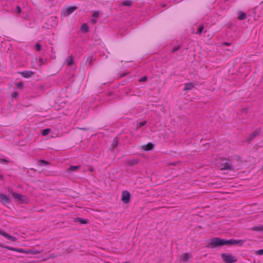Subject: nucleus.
<instances>
[{
	"mask_svg": "<svg viewBox=\"0 0 263 263\" xmlns=\"http://www.w3.org/2000/svg\"><path fill=\"white\" fill-rule=\"evenodd\" d=\"M191 257V256L188 253L183 254L180 257L181 260L183 261H187Z\"/></svg>",
	"mask_w": 263,
	"mask_h": 263,
	"instance_id": "obj_14",
	"label": "nucleus"
},
{
	"mask_svg": "<svg viewBox=\"0 0 263 263\" xmlns=\"http://www.w3.org/2000/svg\"><path fill=\"white\" fill-rule=\"evenodd\" d=\"M118 139L117 138H115L113 140V141H112V144H111V147H112V149H114L115 148H116L118 145Z\"/></svg>",
	"mask_w": 263,
	"mask_h": 263,
	"instance_id": "obj_22",
	"label": "nucleus"
},
{
	"mask_svg": "<svg viewBox=\"0 0 263 263\" xmlns=\"http://www.w3.org/2000/svg\"><path fill=\"white\" fill-rule=\"evenodd\" d=\"M147 79V78L146 77H143L142 78H141L140 80H139V81L140 82H144Z\"/></svg>",
	"mask_w": 263,
	"mask_h": 263,
	"instance_id": "obj_35",
	"label": "nucleus"
},
{
	"mask_svg": "<svg viewBox=\"0 0 263 263\" xmlns=\"http://www.w3.org/2000/svg\"><path fill=\"white\" fill-rule=\"evenodd\" d=\"M79 168V166H71L68 170L69 172L75 171Z\"/></svg>",
	"mask_w": 263,
	"mask_h": 263,
	"instance_id": "obj_25",
	"label": "nucleus"
},
{
	"mask_svg": "<svg viewBox=\"0 0 263 263\" xmlns=\"http://www.w3.org/2000/svg\"><path fill=\"white\" fill-rule=\"evenodd\" d=\"M132 1H126L123 3V5L130 6L132 5Z\"/></svg>",
	"mask_w": 263,
	"mask_h": 263,
	"instance_id": "obj_28",
	"label": "nucleus"
},
{
	"mask_svg": "<svg viewBox=\"0 0 263 263\" xmlns=\"http://www.w3.org/2000/svg\"><path fill=\"white\" fill-rule=\"evenodd\" d=\"M178 162H174L172 163H167V164H165V168L169 167L171 166H175L177 164H178Z\"/></svg>",
	"mask_w": 263,
	"mask_h": 263,
	"instance_id": "obj_27",
	"label": "nucleus"
},
{
	"mask_svg": "<svg viewBox=\"0 0 263 263\" xmlns=\"http://www.w3.org/2000/svg\"><path fill=\"white\" fill-rule=\"evenodd\" d=\"M245 242V240L230 239L229 240L226 239V246H233L238 245L240 246H242Z\"/></svg>",
	"mask_w": 263,
	"mask_h": 263,
	"instance_id": "obj_3",
	"label": "nucleus"
},
{
	"mask_svg": "<svg viewBox=\"0 0 263 263\" xmlns=\"http://www.w3.org/2000/svg\"><path fill=\"white\" fill-rule=\"evenodd\" d=\"M41 162H43V163H45V164H47V162H46V161H44V160H41Z\"/></svg>",
	"mask_w": 263,
	"mask_h": 263,
	"instance_id": "obj_40",
	"label": "nucleus"
},
{
	"mask_svg": "<svg viewBox=\"0 0 263 263\" xmlns=\"http://www.w3.org/2000/svg\"><path fill=\"white\" fill-rule=\"evenodd\" d=\"M10 198L5 194L0 193V202L2 204L6 205L10 203Z\"/></svg>",
	"mask_w": 263,
	"mask_h": 263,
	"instance_id": "obj_7",
	"label": "nucleus"
},
{
	"mask_svg": "<svg viewBox=\"0 0 263 263\" xmlns=\"http://www.w3.org/2000/svg\"><path fill=\"white\" fill-rule=\"evenodd\" d=\"M247 18V15L242 11H239L238 19L239 20H245Z\"/></svg>",
	"mask_w": 263,
	"mask_h": 263,
	"instance_id": "obj_17",
	"label": "nucleus"
},
{
	"mask_svg": "<svg viewBox=\"0 0 263 263\" xmlns=\"http://www.w3.org/2000/svg\"><path fill=\"white\" fill-rule=\"evenodd\" d=\"M42 252V251L35 250H29L27 251H25V253L26 254H31L33 255L40 254Z\"/></svg>",
	"mask_w": 263,
	"mask_h": 263,
	"instance_id": "obj_16",
	"label": "nucleus"
},
{
	"mask_svg": "<svg viewBox=\"0 0 263 263\" xmlns=\"http://www.w3.org/2000/svg\"><path fill=\"white\" fill-rule=\"evenodd\" d=\"M256 253L258 255H261L263 254V249H260V250H257L256 252Z\"/></svg>",
	"mask_w": 263,
	"mask_h": 263,
	"instance_id": "obj_32",
	"label": "nucleus"
},
{
	"mask_svg": "<svg viewBox=\"0 0 263 263\" xmlns=\"http://www.w3.org/2000/svg\"><path fill=\"white\" fill-rule=\"evenodd\" d=\"M0 234L11 242H14L17 240L16 238H15V237L9 235L7 233L1 230H0Z\"/></svg>",
	"mask_w": 263,
	"mask_h": 263,
	"instance_id": "obj_8",
	"label": "nucleus"
},
{
	"mask_svg": "<svg viewBox=\"0 0 263 263\" xmlns=\"http://www.w3.org/2000/svg\"><path fill=\"white\" fill-rule=\"evenodd\" d=\"M75 222H78L81 224H86L88 222V220L87 219H82L80 217H78L74 219Z\"/></svg>",
	"mask_w": 263,
	"mask_h": 263,
	"instance_id": "obj_15",
	"label": "nucleus"
},
{
	"mask_svg": "<svg viewBox=\"0 0 263 263\" xmlns=\"http://www.w3.org/2000/svg\"><path fill=\"white\" fill-rule=\"evenodd\" d=\"M204 26L202 25H200L197 28V31L196 33V34H201V33L203 31Z\"/></svg>",
	"mask_w": 263,
	"mask_h": 263,
	"instance_id": "obj_20",
	"label": "nucleus"
},
{
	"mask_svg": "<svg viewBox=\"0 0 263 263\" xmlns=\"http://www.w3.org/2000/svg\"><path fill=\"white\" fill-rule=\"evenodd\" d=\"M259 134V132L258 130H255L253 132L248 138V140L249 142L251 141L254 138H255Z\"/></svg>",
	"mask_w": 263,
	"mask_h": 263,
	"instance_id": "obj_13",
	"label": "nucleus"
},
{
	"mask_svg": "<svg viewBox=\"0 0 263 263\" xmlns=\"http://www.w3.org/2000/svg\"><path fill=\"white\" fill-rule=\"evenodd\" d=\"M138 162V160L134 159H131V160H128L127 161V164L129 165H134L137 164Z\"/></svg>",
	"mask_w": 263,
	"mask_h": 263,
	"instance_id": "obj_21",
	"label": "nucleus"
},
{
	"mask_svg": "<svg viewBox=\"0 0 263 263\" xmlns=\"http://www.w3.org/2000/svg\"><path fill=\"white\" fill-rule=\"evenodd\" d=\"M252 230L255 231H263V226L254 227Z\"/></svg>",
	"mask_w": 263,
	"mask_h": 263,
	"instance_id": "obj_23",
	"label": "nucleus"
},
{
	"mask_svg": "<svg viewBox=\"0 0 263 263\" xmlns=\"http://www.w3.org/2000/svg\"><path fill=\"white\" fill-rule=\"evenodd\" d=\"M154 147L153 144L149 142L146 145H143L141 146V148L145 151H150L152 150Z\"/></svg>",
	"mask_w": 263,
	"mask_h": 263,
	"instance_id": "obj_11",
	"label": "nucleus"
},
{
	"mask_svg": "<svg viewBox=\"0 0 263 263\" xmlns=\"http://www.w3.org/2000/svg\"><path fill=\"white\" fill-rule=\"evenodd\" d=\"M220 168L222 170H229V171H233L234 170V166L232 163L229 162H226L224 163H222L220 164Z\"/></svg>",
	"mask_w": 263,
	"mask_h": 263,
	"instance_id": "obj_5",
	"label": "nucleus"
},
{
	"mask_svg": "<svg viewBox=\"0 0 263 263\" xmlns=\"http://www.w3.org/2000/svg\"><path fill=\"white\" fill-rule=\"evenodd\" d=\"M35 49L36 51H40L41 50V45L39 43L35 45Z\"/></svg>",
	"mask_w": 263,
	"mask_h": 263,
	"instance_id": "obj_33",
	"label": "nucleus"
},
{
	"mask_svg": "<svg viewBox=\"0 0 263 263\" xmlns=\"http://www.w3.org/2000/svg\"><path fill=\"white\" fill-rule=\"evenodd\" d=\"M12 197L16 200L20 201L22 203H24L27 201V198L26 196H24L22 195L13 192L12 191L10 192Z\"/></svg>",
	"mask_w": 263,
	"mask_h": 263,
	"instance_id": "obj_4",
	"label": "nucleus"
},
{
	"mask_svg": "<svg viewBox=\"0 0 263 263\" xmlns=\"http://www.w3.org/2000/svg\"><path fill=\"white\" fill-rule=\"evenodd\" d=\"M226 246V239L220 237H213L210 242L206 246L209 248H221Z\"/></svg>",
	"mask_w": 263,
	"mask_h": 263,
	"instance_id": "obj_1",
	"label": "nucleus"
},
{
	"mask_svg": "<svg viewBox=\"0 0 263 263\" xmlns=\"http://www.w3.org/2000/svg\"><path fill=\"white\" fill-rule=\"evenodd\" d=\"M165 178H168V180H170L171 178L169 176H165Z\"/></svg>",
	"mask_w": 263,
	"mask_h": 263,
	"instance_id": "obj_41",
	"label": "nucleus"
},
{
	"mask_svg": "<svg viewBox=\"0 0 263 263\" xmlns=\"http://www.w3.org/2000/svg\"><path fill=\"white\" fill-rule=\"evenodd\" d=\"M231 44V43L229 42H224L223 45H226L227 46H230Z\"/></svg>",
	"mask_w": 263,
	"mask_h": 263,
	"instance_id": "obj_39",
	"label": "nucleus"
},
{
	"mask_svg": "<svg viewBox=\"0 0 263 263\" xmlns=\"http://www.w3.org/2000/svg\"><path fill=\"white\" fill-rule=\"evenodd\" d=\"M0 178H1V179H2V177H1V175H0Z\"/></svg>",
	"mask_w": 263,
	"mask_h": 263,
	"instance_id": "obj_43",
	"label": "nucleus"
},
{
	"mask_svg": "<svg viewBox=\"0 0 263 263\" xmlns=\"http://www.w3.org/2000/svg\"><path fill=\"white\" fill-rule=\"evenodd\" d=\"M6 248H7L9 250L16 251V252H18L19 253H25V251L24 250L22 249L14 248L9 247H6Z\"/></svg>",
	"mask_w": 263,
	"mask_h": 263,
	"instance_id": "obj_19",
	"label": "nucleus"
},
{
	"mask_svg": "<svg viewBox=\"0 0 263 263\" xmlns=\"http://www.w3.org/2000/svg\"><path fill=\"white\" fill-rule=\"evenodd\" d=\"M145 124H146L145 121H143V122H140L139 123H138L137 124L136 129L142 127V126H144Z\"/></svg>",
	"mask_w": 263,
	"mask_h": 263,
	"instance_id": "obj_29",
	"label": "nucleus"
},
{
	"mask_svg": "<svg viewBox=\"0 0 263 263\" xmlns=\"http://www.w3.org/2000/svg\"><path fill=\"white\" fill-rule=\"evenodd\" d=\"M40 62H42V59H40Z\"/></svg>",
	"mask_w": 263,
	"mask_h": 263,
	"instance_id": "obj_42",
	"label": "nucleus"
},
{
	"mask_svg": "<svg viewBox=\"0 0 263 263\" xmlns=\"http://www.w3.org/2000/svg\"><path fill=\"white\" fill-rule=\"evenodd\" d=\"M91 22L92 24H95L97 22V19L96 18H92V19H91Z\"/></svg>",
	"mask_w": 263,
	"mask_h": 263,
	"instance_id": "obj_38",
	"label": "nucleus"
},
{
	"mask_svg": "<svg viewBox=\"0 0 263 263\" xmlns=\"http://www.w3.org/2000/svg\"><path fill=\"white\" fill-rule=\"evenodd\" d=\"M50 132L49 128H46L42 130V134L43 136H46L48 135Z\"/></svg>",
	"mask_w": 263,
	"mask_h": 263,
	"instance_id": "obj_26",
	"label": "nucleus"
},
{
	"mask_svg": "<svg viewBox=\"0 0 263 263\" xmlns=\"http://www.w3.org/2000/svg\"><path fill=\"white\" fill-rule=\"evenodd\" d=\"M194 87V85L192 83H187L185 84V86L183 88V90H191Z\"/></svg>",
	"mask_w": 263,
	"mask_h": 263,
	"instance_id": "obj_18",
	"label": "nucleus"
},
{
	"mask_svg": "<svg viewBox=\"0 0 263 263\" xmlns=\"http://www.w3.org/2000/svg\"><path fill=\"white\" fill-rule=\"evenodd\" d=\"M23 83L22 82L18 83L16 84V86L18 88H22L23 87Z\"/></svg>",
	"mask_w": 263,
	"mask_h": 263,
	"instance_id": "obj_34",
	"label": "nucleus"
},
{
	"mask_svg": "<svg viewBox=\"0 0 263 263\" xmlns=\"http://www.w3.org/2000/svg\"><path fill=\"white\" fill-rule=\"evenodd\" d=\"M65 63L68 66L72 65L74 63L73 58L71 56L67 57V59H66Z\"/></svg>",
	"mask_w": 263,
	"mask_h": 263,
	"instance_id": "obj_12",
	"label": "nucleus"
},
{
	"mask_svg": "<svg viewBox=\"0 0 263 263\" xmlns=\"http://www.w3.org/2000/svg\"><path fill=\"white\" fill-rule=\"evenodd\" d=\"M19 73L25 78H29L34 75V72L32 71H23L20 72Z\"/></svg>",
	"mask_w": 263,
	"mask_h": 263,
	"instance_id": "obj_9",
	"label": "nucleus"
},
{
	"mask_svg": "<svg viewBox=\"0 0 263 263\" xmlns=\"http://www.w3.org/2000/svg\"><path fill=\"white\" fill-rule=\"evenodd\" d=\"M16 11H17V12L18 13H21V8H20L19 6H17V7H16Z\"/></svg>",
	"mask_w": 263,
	"mask_h": 263,
	"instance_id": "obj_37",
	"label": "nucleus"
},
{
	"mask_svg": "<svg viewBox=\"0 0 263 263\" xmlns=\"http://www.w3.org/2000/svg\"><path fill=\"white\" fill-rule=\"evenodd\" d=\"M81 29L82 31L86 32L88 30V27L86 24H84L81 26Z\"/></svg>",
	"mask_w": 263,
	"mask_h": 263,
	"instance_id": "obj_24",
	"label": "nucleus"
},
{
	"mask_svg": "<svg viewBox=\"0 0 263 263\" xmlns=\"http://www.w3.org/2000/svg\"><path fill=\"white\" fill-rule=\"evenodd\" d=\"M99 12L98 11H95L92 14V16L95 18H97L99 16Z\"/></svg>",
	"mask_w": 263,
	"mask_h": 263,
	"instance_id": "obj_31",
	"label": "nucleus"
},
{
	"mask_svg": "<svg viewBox=\"0 0 263 263\" xmlns=\"http://www.w3.org/2000/svg\"><path fill=\"white\" fill-rule=\"evenodd\" d=\"M180 45L175 46L172 49V52H175L176 51L180 49Z\"/></svg>",
	"mask_w": 263,
	"mask_h": 263,
	"instance_id": "obj_30",
	"label": "nucleus"
},
{
	"mask_svg": "<svg viewBox=\"0 0 263 263\" xmlns=\"http://www.w3.org/2000/svg\"><path fill=\"white\" fill-rule=\"evenodd\" d=\"M18 96V93L17 92H14L12 93V97L13 98H15Z\"/></svg>",
	"mask_w": 263,
	"mask_h": 263,
	"instance_id": "obj_36",
	"label": "nucleus"
},
{
	"mask_svg": "<svg viewBox=\"0 0 263 263\" xmlns=\"http://www.w3.org/2000/svg\"><path fill=\"white\" fill-rule=\"evenodd\" d=\"M221 257L223 261L226 263H234L237 260L236 257L231 254L223 253L221 254Z\"/></svg>",
	"mask_w": 263,
	"mask_h": 263,
	"instance_id": "obj_2",
	"label": "nucleus"
},
{
	"mask_svg": "<svg viewBox=\"0 0 263 263\" xmlns=\"http://www.w3.org/2000/svg\"><path fill=\"white\" fill-rule=\"evenodd\" d=\"M130 195L126 191H123L122 193L121 200L125 203H127L129 201Z\"/></svg>",
	"mask_w": 263,
	"mask_h": 263,
	"instance_id": "obj_6",
	"label": "nucleus"
},
{
	"mask_svg": "<svg viewBox=\"0 0 263 263\" xmlns=\"http://www.w3.org/2000/svg\"><path fill=\"white\" fill-rule=\"evenodd\" d=\"M76 9V7H70L66 8L64 12L65 16H68Z\"/></svg>",
	"mask_w": 263,
	"mask_h": 263,
	"instance_id": "obj_10",
	"label": "nucleus"
}]
</instances>
